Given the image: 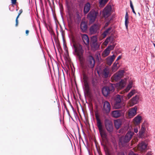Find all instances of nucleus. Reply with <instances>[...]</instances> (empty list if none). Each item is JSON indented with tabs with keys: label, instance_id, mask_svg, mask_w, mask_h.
Masks as SVG:
<instances>
[{
	"label": "nucleus",
	"instance_id": "obj_1",
	"mask_svg": "<svg viewBox=\"0 0 155 155\" xmlns=\"http://www.w3.org/2000/svg\"><path fill=\"white\" fill-rule=\"evenodd\" d=\"M73 47L74 51L78 56L81 63H82L84 60L83 56L84 50L82 49V46L79 44L74 43L73 44Z\"/></svg>",
	"mask_w": 155,
	"mask_h": 155
},
{
	"label": "nucleus",
	"instance_id": "obj_2",
	"mask_svg": "<svg viewBox=\"0 0 155 155\" xmlns=\"http://www.w3.org/2000/svg\"><path fill=\"white\" fill-rule=\"evenodd\" d=\"M134 134L133 132L128 131L125 136L121 137L119 139V144L123 146H125L132 138Z\"/></svg>",
	"mask_w": 155,
	"mask_h": 155
},
{
	"label": "nucleus",
	"instance_id": "obj_3",
	"mask_svg": "<svg viewBox=\"0 0 155 155\" xmlns=\"http://www.w3.org/2000/svg\"><path fill=\"white\" fill-rule=\"evenodd\" d=\"M83 78L84 83V92L85 94L89 97H91V90L87 81V77L84 73L83 74Z\"/></svg>",
	"mask_w": 155,
	"mask_h": 155
},
{
	"label": "nucleus",
	"instance_id": "obj_4",
	"mask_svg": "<svg viewBox=\"0 0 155 155\" xmlns=\"http://www.w3.org/2000/svg\"><path fill=\"white\" fill-rule=\"evenodd\" d=\"M113 85H114V84H111L108 86L104 87L103 88L102 92L104 96H107L109 94L114 91V88Z\"/></svg>",
	"mask_w": 155,
	"mask_h": 155
},
{
	"label": "nucleus",
	"instance_id": "obj_5",
	"mask_svg": "<svg viewBox=\"0 0 155 155\" xmlns=\"http://www.w3.org/2000/svg\"><path fill=\"white\" fill-rule=\"evenodd\" d=\"M102 107V112L104 114H108L110 111L111 106L110 103L107 101H103Z\"/></svg>",
	"mask_w": 155,
	"mask_h": 155
},
{
	"label": "nucleus",
	"instance_id": "obj_6",
	"mask_svg": "<svg viewBox=\"0 0 155 155\" xmlns=\"http://www.w3.org/2000/svg\"><path fill=\"white\" fill-rule=\"evenodd\" d=\"M98 14V12L92 9L88 13L87 15V18L89 20L90 23H92L94 21Z\"/></svg>",
	"mask_w": 155,
	"mask_h": 155
},
{
	"label": "nucleus",
	"instance_id": "obj_7",
	"mask_svg": "<svg viewBox=\"0 0 155 155\" xmlns=\"http://www.w3.org/2000/svg\"><path fill=\"white\" fill-rule=\"evenodd\" d=\"M105 128L109 133H111L113 130V126L112 122L109 120L106 119L104 120Z\"/></svg>",
	"mask_w": 155,
	"mask_h": 155
},
{
	"label": "nucleus",
	"instance_id": "obj_8",
	"mask_svg": "<svg viewBox=\"0 0 155 155\" xmlns=\"http://www.w3.org/2000/svg\"><path fill=\"white\" fill-rule=\"evenodd\" d=\"M97 127L102 139H107V134L105 130L103 129L102 125Z\"/></svg>",
	"mask_w": 155,
	"mask_h": 155
},
{
	"label": "nucleus",
	"instance_id": "obj_9",
	"mask_svg": "<svg viewBox=\"0 0 155 155\" xmlns=\"http://www.w3.org/2000/svg\"><path fill=\"white\" fill-rule=\"evenodd\" d=\"M124 110H115L112 112V116L115 118H118L123 115L124 113Z\"/></svg>",
	"mask_w": 155,
	"mask_h": 155
},
{
	"label": "nucleus",
	"instance_id": "obj_10",
	"mask_svg": "<svg viewBox=\"0 0 155 155\" xmlns=\"http://www.w3.org/2000/svg\"><path fill=\"white\" fill-rule=\"evenodd\" d=\"M88 66L89 68H93L95 64V60L91 56H89L87 60Z\"/></svg>",
	"mask_w": 155,
	"mask_h": 155
},
{
	"label": "nucleus",
	"instance_id": "obj_11",
	"mask_svg": "<svg viewBox=\"0 0 155 155\" xmlns=\"http://www.w3.org/2000/svg\"><path fill=\"white\" fill-rule=\"evenodd\" d=\"M138 150L141 152H145L147 149V144L142 141L138 145Z\"/></svg>",
	"mask_w": 155,
	"mask_h": 155
},
{
	"label": "nucleus",
	"instance_id": "obj_12",
	"mask_svg": "<svg viewBox=\"0 0 155 155\" xmlns=\"http://www.w3.org/2000/svg\"><path fill=\"white\" fill-rule=\"evenodd\" d=\"M111 8L110 6L106 7L103 11V14L104 17H107L111 14Z\"/></svg>",
	"mask_w": 155,
	"mask_h": 155
},
{
	"label": "nucleus",
	"instance_id": "obj_13",
	"mask_svg": "<svg viewBox=\"0 0 155 155\" xmlns=\"http://www.w3.org/2000/svg\"><path fill=\"white\" fill-rule=\"evenodd\" d=\"M124 71L123 70L120 71L118 73L114 74L112 77V78L113 80L117 81L122 77L124 74Z\"/></svg>",
	"mask_w": 155,
	"mask_h": 155
},
{
	"label": "nucleus",
	"instance_id": "obj_14",
	"mask_svg": "<svg viewBox=\"0 0 155 155\" xmlns=\"http://www.w3.org/2000/svg\"><path fill=\"white\" fill-rule=\"evenodd\" d=\"M100 26L99 25L95 24L92 25L90 28V33L91 34L96 33L99 30Z\"/></svg>",
	"mask_w": 155,
	"mask_h": 155
},
{
	"label": "nucleus",
	"instance_id": "obj_15",
	"mask_svg": "<svg viewBox=\"0 0 155 155\" xmlns=\"http://www.w3.org/2000/svg\"><path fill=\"white\" fill-rule=\"evenodd\" d=\"M139 100V96L136 95L130 100L129 102V105L132 106L134 105L137 104Z\"/></svg>",
	"mask_w": 155,
	"mask_h": 155
},
{
	"label": "nucleus",
	"instance_id": "obj_16",
	"mask_svg": "<svg viewBox=\"0 0 155 155\" xmlns=\"http://www.w3.org/2000/svg\"><path fill=\"white\" fill-rule=\"evenodd\" d=\"M102 74L103 77L105 78H107L110 76L109 69L108 67H106L103 69Z\"/></svg>",
	"mask_w": 155,
	"mask_h": 155
},
{
	"label": "nucleus",
	"instance_id": "obj_17",
	"mask_svg": "<svg viewBox=\"0 0 155 155\" xmlns=\"http://www.w3.org/2000/svg\"><path fill=\"white\" fill-rule=\"evenodd\" d=\"M81 37L84 44L87 46L89 45V40L88 35L86 34L81 35Z\"/></svg>",
	"mask_w": 155,
	"mask_h": 155
},
{
	"label": "nucleus",
	"instance_id": "obj_18",
	"mask_svg": "<svg viewBox=\"0 0 155 155\" xmlns=\"http://www.w3.org/2000/svg\"><path fill=\"white\" fill-rule=\"evenodd\" d=\"M137 107L135 106L134 108L130 109L128 113V116L130 118L133 117L137 113Z\"/></svg>",
	"mask_w": 155,
	"mask_h": 155
},
{
	"label": "nucleus",
	"instance_id": "obj_19",
	"mask_svg": "<svg viewBox=\"0 0 155 155\" xmlns=\"http://www.w3.org/2000/svg\"><path fill=\"white\" fill-rule=\"evenodd\" d=\"M91 7V4L89 2H87L85 4L83 10L84 14H86L90 10Z\"/></svg>",
	"mask_w": 155,
	"mask_h": 155
},
{
	"label": "nucleus",
	"instance_id": "obj_20",
	"mask_svg": "<svg viewBox=\"0 0 155 155\" xmlns=\"http://www.w3.org/2000/svg\"><path fill=\"white\" fill-rule=\"evenodd\" d=\"M115 58V56L114 55H113L110 57L109 56L107 57L106 60L107 64L109 66L110 65L114 60Z\"/></svg>",
	"mask_w": 155,
	"mask_h": 155
},
{
	"label": "nucleus",
	"instance_id": "obj_21",
	"mask_svg": "<svg viewBox=\"0 0 155 155\" xmlns=\"http://www.w3.org/2000/svg\"><path fill=\"white\" fill-rule=\"evenodd\" d=\"M74 22L76 23H79L81 20V17L78 12H76L74 17Z\"/></svg>",
	"mask_w": 155,
	"mask_h": 155
},
{
	"label": "nucleus",
	"instance_id": "obj_22",
	"mask_svg": "<svg viewBox=\"0 0 155 155\" xmlns=\"http://www.w3.org/2000/svg\"><path fill=\"white\" fill-rule=\"evenodd\" d=\"M80 28L83 32L85 31L87 29V25L85 21H82L81 22Z\"/></svg>",
	"mask_w": 155,
	"mask_h": 155
},
{
	"label": "nucleus",
	"instance_id": "obj_23",
	"mask_svg": "<svg viewBox=\"0 0 155 155\" xmlns=\"http://www.w3.org/2000/svg\"><path fill=\"white\" fill-rule=\"evenodd\" d=\"M124 105L123 102H114V107L115 109L121 108Z\"/></svg>",
	"mask_w": 155,
	"mask_h": 155
},
{
	"label": "nucleus",
	"instance_id": "obj_24",
	"mask_svg": "<svg viewBox=\"0 0 155 155\" xmlns=\"http://www.w3.org/2000/svg\"><path fill=\"white\" fill-rule=\"evenodd\" d=\"M122 96L119 95H117L115 97L114 102H123L122 100Z\"/></svg>",
	"mask_w": 155,
	"mask_h": 155
},
{
	"label": "nucleus",
	"instance_id": "obj_25",
	"mask_svg": "<svg viewBox=\"0 0 155 155\" xmlns=\"http://www.w3.org/2000/svg\"><path fill=\"white\" fill-rule=\"evenodd\" d=\"M141 117L139 115H138L134 119V123L135 124H138L140 122Z\"/></svg>",
	"mask_w": 155,
	"mask_h": 155
},
{
	"label": "nucleus",
	"instance_id": "obj_26",
	"mask_svg": "<svg viewBox=\"0 0 155 155\" xmlns=\"http://www.w3.org/2000/svg\"><path fill=\"white\" fill-rule=\"evenodd\" d=\"M145 131V129L142 127L139 132V136L140 137L142 138L144 137V134Z\"/></svg>",
	"mask_w": 155,
	"mask_h": 155
},
{
	"label": "nucleus",
	"instance_id": "obj_27",
	"mask_svg": "<svg viewBox=\"0 0 155 155\" xmlns=\"http://www.w3.org/2000/svg\"><path fill=\"white\" fill-rule=\"evenodd\" d=\"M95 117L97 121V126H98L100 125H102V123L100 119L99 118L98 115L96 114H95Z\"/></svg>",
	"mask_w": 155,
	"mask_h": 155
},
{
	"label": "nucleus",
	"instance_id": "obj_28",
	"mask_svg": "<svg viewBox=\"0 0 155 155\" xmlns=\"http://www.w3.org/2000/svg\"><path fill=\"white\" fill-rule=\"evenodd\" d=\"M114 40V38L112 36H110L109 37L107 38L105 40V41L104 43V45H107L108 43L109 42H112Z\"/></svg>",
	"mask_w": 155,
	"mask_h": 155
},
{
	"label": "nucleus",
	"instance_id": "obj_29",
	"mask_svg": "<svg viewBox=\"0 0 155 155\" xmlns=\"http://www.w3.org/2000/svg\"><path fill=\"white\" fill-rule=\"evenodd\" d=\"M121 122L119 120H117L114 121V125L116 129H118L121 125Z\"/></svg>",
	"mask_w": 155,
	"mask_h": 155
},
{
	"label": "nucleus",
	"instance_id": "obj_30",
	"mask_svg": "<svg viewBox=\"0 0 155 155\" xmlns=\"http://www.w3.org/2000/svg\"><path fill=\"white\" fill-rule=\"evenodd\" d=\"M111 27H109L104 31L102 34V35L104 38H105L107 35L111 32Z\"/></svg>",
	"mask_w": 155,
	"mask_h": 155
},
{
	"label": "nucleus",
	"instance_id": "obj_31",
	"mask_svg": "<svg viewBox=\"0 0 155 155\" xmlns=\"http://www.w3.org/2000/svg\"><path fill=\"white\" fill-rule=\"evenodd\" d=\"M125 25L126 26V28H127L128 24L129 23V21H128V17L127 12H126V14L125 15Z\"/></svg>",
	"mask_w": 155,
	"mask_h": 155
},
{
	"label": "nucleus",
	"instance_id": "obj_32",
	"mask_svg": "<svg viewBox=\"0 0 155 155\" xmlns=\"http://www.w3.org/2000/svg\"><path fill=\"white\" fill-rule=\"evenodd\" d=\"M110 53V52L109 50L106 48L103 52L102 54V56L103 57H105L108 56L109 54Z\"/></svg>",
	"mask_w": 155,
	"mask_h": 155
},
{
	"label": "nucleus",
	"instance_id": "obj_33",
	"mask_svg": "<svg viewBox=\"0 0 155 155\" xmlns=\"http://www.w3.org/2000/svg\"><path fill=\"white\" fill-rule=\"evenodd\" d=\"M22 12H23V10H22V9H20L19 11V13L16 18V20H15L16 23H15V26L16 27L18 25V18L19 17V16L20 15Z\"/></svg>",
	"mask_w": 155,
	"mask_h": 155
},
{
	"label": "nucleus",
	"instance_id": "obj_34",
	"mask_svg": "<svg viewBox=\"0 0 155 155\" xmlns=\"http://www.w3.org/2000/svg\"><path fill=\"white\" fill-rule=\"evenodd\" d=\"M118 64V62H116V61L114 63L112 66V71H115L118 69L117 65Z\"/></svg>",
	"mask_w": 155,
	"mask_h": 155
},
{
	"label": "nucleus",
	"instance_id": "obj_35",
	"mask_svg": "<svg viewBox=\"0 0 155 155\" xmlns=\"http://www.w3.org/2000/svg\"><path fill=\"white\" fill-rule=\"evenodd\" d=\"M135 90H132L127 95L126 99H130L135 93Z\"/></svg>",
	"mask_w": 155,
	"mask_h": 155
},
{
	"label": "nucleus",
	"instance_id": "obj_36",
	"mask_svg": "<svg viewBox=\"0 0 155 155\" xmlns=\"http://www.w3.org/2000/svg\"><path fill=\"white\" fill-rule=\"evenodd\" d=\"M108 0H100L99 3L101 6H104L107 2Z\"/></svg>",
	"mask_w": 155,
	"mask_h": 155
},
{
	"label": "nucleus",
	"instance_id": "obj_37",
	"mask_svg": "<svg viewBox=\"0 0 155 155\" xmlns=\"http://www.w3.org/2000/svg\"><path fill=\"white\" fill-rule=\"evenodd\" d=\"M119 86L120 88H122L125 85V81L124 80H121L119 82Z\"/></svg>",
	"mask_w": 155,
	"mask_h": 155
},
{
	"label": "nucleus",
	"instance_id": "obj_38",
	"mask_svg": "<svg viewBox=\"0 0 155 155\" xmlns=\"http://www.w3.org/2000/svg\"><path fill=\"white\" fill-rule=\"evenodd\" d=\"M91 44V47L95 49H97L99 47V45L97 42Z\"/></svg>",
	"mask_w": 155,
	"mask_h": 155
},
{
	"label": "nucleus",
	"instance_id": "obj_39",
	"mask_svg": "<svg viewBox=\"0 0 155 155\" xmlns=\"http://www.w3.org/2000/svg\"><path fill=\"white\" fill-rule=\"evenodd\" d=\"M97 42V38L96 36H93L91 39V44Z\"/></svg>",
	"mask_w": 155,
	"mask_h": 155
},
{
	"label": "nucleus",
	"instance_id": "obj_40",
	"mask_svg": "<svg viewBox=\"0 0 155 155\" xmlns=\"http://www.w3.org/2000/svg\"><path fill=\"white\" fill-rule=\"evenodd\" d=\"M115 46V45L113 44L112 45H110L108 46L107 48H106L107 49L109 50L110 52L111 50H112L114 49V47Z\"/></svg>",
	"mask_w": 155,
	"mask_h": 155
},
{
	"label": "nucleus",
	"instance_id": "obj_41",
	"mask_svg": "<svg viewBox=\"0 0 155 155\" xmlns=\"http://www.w3.org/2000/svg\"><path fill=\"white\" fill-rule=\"evenodd\" d=\"M68 26L70 28H71L73 26V21L70 18V20L68 21Z\"/></svg>",
	"mask_w": 155,
	"mask_h": 155
},
{
	"label": "nucleus",
	"instance_id": "obj_42",
	"mask_svg": "<svg viewBox=\"0 0 155 155\" xmlns=\"http://www.w3.org/2000/svg\"><path fill=\"white\" fill-rule=\"evenodd\" d=\"M17 0H11L12 3L13 5H15L16 3Z\"/></svg>",
	"mask_w": 155,
	"mask_h": 155
},
{
	"label": "nucleus",
	"instance_id": "obj_43",
	"mask_svg": "<svg viewBox=\"0 0 155 155\" xmlns=\"http://www.w3.org/2000/svg\"><path fill=\"white\" fill-rule=\"evenodd\" d=\"M131 87H132L131 84H130L129 85H128L126 89H127L128 90H129L131 88Z\"/></svg>",
	"mask_w": 155,
	"mask_h": 155
},
{
	"label": "nucleus",
	"instance_id": "obj_44",
	"mask_svg": "<svg viewBox=\"0 0 155 155\" xmlns=\"http://www.w3.org/2000/svg\"><path fill=\"white\" fill-rule=\"evenodd\" d=\"M134 130L135 133H137L138 131V130L137 127H134Z\"/></svg>",
	"mask_w": 155,
	"mask_h": 155
},
{
	"label": "nucleus",
	"instance_id": "obj_45",
	"mask_svg": "<svg viewBox=\"0 0 155 155\" xmlns=\"http://www.w3.org/2000/svg\"><path fill=\"white\" fill-rule=\"evenodd\" d=\"M109 24H110L109 22H106L105 24L104 27H107L108 26V25H109Z\"/></svg>",
	"mask_w": 155,
	"mask_h": 155
},
{
	"label": "nucleus",
	"instance_id": "obj_46",
	"mask_svg": "<svg viewBox=\"0 0 155 155\" xmlns=\"http://www.w3.org/2000/svg\"><path fill=\"white\" fill-rule=\"evenodd\" d=\"M128 155H137L136 154H135V153H134L133 152H132L130 153H129V154H128Z\"/></svg>",
	"mask_w": 155,
	"mask_h": 155
},
{
	"label": "nucleus",
	"instance_id": "obj_47",
	"mask_svg": "<svg viewBox=\"0 0 155 155\" xmlns=\"http://www.w3.org/2000/svg\"><path fill=\"white\" fill-rule=\"evenodd\" d=\"M82 68H83L84 69H85V70H88V68H87V67H86V68L85 67H84V65H82Z\"/></svg>",
	"mask_w": 155,
	"mask_h": 155
},
{
	"label": "nucleus",
	"instance_id": "obj_48",
	"mask_svg": "<svg viewBox=\"0 0 155 155\" xmlns=\"http://www.w3.org/2000/svg\"><path fill=\"white\" fill-rule=\"evenodd\" d=\"M130 7H133V5L132 2L131 1V0H130Z\"/></svg>",
	"mask_w": 155,
	"mask_h": 155
},
{
	"label": "nucleus",
	"instance_id": "obj_49",
	"mask_svg": "<svg viewBox=\"0 0 155 155\" xmlns=\"http://www.w3.org/2000/svg\"><path fill=\"white\" fill-rule=\"evenodd\" d=\"M29 33V31L28 30H26L25 31V33L26 35H28Z\"/></svg>",
	"mask_w": 155,
	"mask_h": 155
},
{
	"label": "nucleus",
	"instance_id": "obj_50",
	"mask_svg": "<svg viewBox=\"0 0 155 155\" xmlns=\"http://www.w3.org/2000/svg\"><path fill=\"white\" fill-rule=\"evenodd\" d=\"M121 58V56H119L117 58V59L116 60V61H118V60H119V59H120V58Z\"/></svg>",
	"mask_w": 155,
	"mask_h": 155
},
{
	"label": "nucleus",
	"instance_id": "obj_51",
	"mask_svg": "<svg viewBox=\"0 0 155 155\" xmlns=\"http://www.w3.org/2000/svg\"><path fill=\"white\" fill-rule=\"evenodd\" d=\"M117 155H124V153L121 152H119L118 153Z\"/></svg>",
	"mask_w": 155,
	"mask_h": 155
},
{
	"label": "nucleus",
	"instance_id": "obj_52",
	"mask_svg": "<svg viewBox=\"0 0 155 155\" xmlns=\"http://www.w3.org/2000/svg\"><path fill=\"white\" fill-rule=\"evenodd\" d=\"M132 10V12H133L135 14V15H136V13L134 11V9H133Z\"/></svg>",
	"mask_w": 155,
	"mask_h": 155
},
{
	"label": "nucleus",
	"instance_id": "obj_53",
	"mask_svg": "<svg viewBox=\"0 0 155 155\" xmlns=\"http://www.w3.org/2000/svg\"><path fill=\"white\" fill-rule=\"evenodd\" d=\"M146 155H151V153H148Z\"/></svg>",
	"mask_w": 155,
	"mask_h": 155
},
{
	"label": "nucleus",
	"instance_id": "obj_54",
	"mask_svg": "<svg viewBox=\"0 0 155 155\" xmlns=\"http://www.w3.org/2000/svg\"><path fill=\"white\" fill-rule=\"evenodd\" d=\"M131 8L132 9V10H133V9H134V7H131Z\"/></svg>",
	"mask_w": 155,
	"mask_h": 155
},
{
	"label": "nucleus",
	"instance_id": "obj_55",
	"mask_svg": "<svg viewBox=\"0 0 155 155\" xmlns=\"http://www.w3.org/2000/svg\"><path fill=\"white\" fill-rule=\"evenodd\" d=\"M40 1L41 3H42V0H40Z\"/></svg>",
	"mask_w": 155,
	"mask_h": 155
},
{
	"label": "nucleus",
	"instance_id": "obj_56",
	"mask_svg": "<svg viewBox=\"0 0 155 155\" xmlns=\"http://www.w3.org/2000/svg\"><path fill=\"white\" fill-rule=\"evenodd\" d=\"M153 45H154V47L155 48V44L153 43Z\"/></svg>",
	"mask_w": 155,
	"mask_h": 155
},
{
	"label": "nucleus",
	"instance_id": "obj_57",
	"mask_svg": "<svg viewBox=\"0 0 155 155\" xmlns=\"http://www.w3.org/2000/svg\"><path fill=\"white\" fill-rule=\"evenodd\" d=\"M48 1H49V0H47Z\"/></svg>",
	"mask_w": 155,
	"mask_h": 155
}]
</instances>
